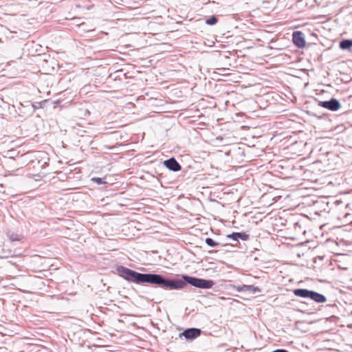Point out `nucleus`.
<instances>
[{
    "label": "nucleus",
    "instance_id": "3",
    "mask_svg": "<svg viewBox=\"0 0 352 352\" xmlns=\"http://www.w3.org/2000/svg\"><path fill=\"white\" fill-rule=\"evenodd\" d=\"M293 43L298 47H303L305 45L304 34L300 31H296L292 34Z\"/></svg>",
    "mask_w": 352,
    "mask_h": 352
},
{
    "label": "nucleus",
    "instance_id": "15",
    "mask_svg": "<svg viewBox=\"0 0 352 352\" xmlns=\"http://www.w3.org/2000/svg\"><path fill=\"white\" fill-rule=\"evenodd\" d=\"M272 352H288L287 350L285 349H276V350H274Z\"/></svg>",
    "mask_w": 352,
    "mask_h": 352
},
{
    "label": "nucleus",
    "instance_id": "13",
    "mask_svg": "<svg viewBox=\"0 0 352 352\" xmlns=\"http://www.w3.org/2000/svg\"><path fill=\"white\" fill-rule=\"evenodd\" d=\"M217 18L215 16H212L209 19H206V23L210 25H214L217 23Z\"/></svg>",
    "mask_w": 352,
    "mask_h": 352
},
{
    "label": "nucleus",
    "instance_id": "1",
    "mask_svg": "<svg viewBox=\"0 0 352 352\" xmlns=\"http://www.w3.org/2000/svg\"><path fill=\"white\" fill-rule=\"evenodd\" d=\"M117 272L126 280L135 284L148 283L165 289H181L186 284L201 288L210 289L214 285L212 280H206L188 275H182V279H169L158 274H142L124 266H118Z\"/></svg>",
    "mask_w": 352,
    "mask_h": 352
},
{
    "label": "nucleus",
    "instance_id": "14",
    "mask_svg": "<svg viewBox=\"0 0 352 352\" xmlns=\"http://www.w3.org/2000/svg\"><path fill=\"white\" fill-rule=\"evenodd\" d=\"M92 181L95 182L98 184H102L106 183L104 181V178H100V177H94V178H92Z\"/></svg>",
    "mask_w": 352,
    "mask_h": 352
},
{
    "label": "nucleus",
    "instance_id": "11",
    "mask_svg": "<svg viewBox=\"0 0 352 352\" xmlns=\"http://www.w3.org/2000/svg\"><path fill=\"white\" fill-rule=\"evenodd\" d=\"M206 243L208 245H209L210 247H212V248H216L219 245V243L216 242L211 238H206Z\"/></svg>",
    "mask_w": 352,
    "mask_h": 352
},
{
    "label": "nucleus",
    "instance_id": "10",
    "mask_svg": "<svg viewBox=\"0 0 352 352\" xmlns=\"http://www.w3.org/2000/svg\"><path fill=\"white\" fill-rule=\"evenodd\" d=\"M352 47V40L345 39L340 42V47L342 50H347Z\"/></svg>",
    "mask_w": 352,
    "mask_h": 352
},
{
    "label": "nucleus",
    "instance_id": "8",
    "mask_svg": "<svg viewBox=\"0 0 352 352\" xmlns=\"http://www.w3.org/2000/svg\"><path fill=\"white\" fill-rule=\"evenodd\" d=\"M311 290H308L307 289H296L294 290V294L296 296H299L301 298H309L311 295Z\"/></svg>",
    "mask_w": 352,
    "mask_h": 352
},
{
    "label": "nucleus",
    "instance_id": "4",
    "mask_svg": "<svg viewBox=\"0 0 352 352\" xmlns=\"http://www.w3.org/2000/svg\"><path fill=\"white\" fill-rule=\"evenodd\" d=\"M200 333V329L196 328H190L184 330L182 333L179 334V336L181 337L183 336L187 340H192L199 336Z\"/></svg>",
    "mask_w": 352,
    "mask_h": 352
},
{
    "label": "nucleus",
    "instance_id": "5",
    "mask_svg": "<svg viewBox=\"0 0 352 352\" xmlns=\"http://www.w3.org/2000/svg\"><path fill=\"white\" fill-rule=\"evenodd\" d=\"M164 166L169 170L177 172L181 170V165L174 158L171 157L164 162Z\"/></svg>",
    "mask_w": 352,
    "mask_h": 352
},
{
    "label": "nucleus",
    "instance_id": "2",
    "mask_svg": "<svg viewBox=\"0 0 352 352\" xmlns=\"http://www.w3.org/2000/svg\"><path fill=\"white\" fill-rule=\"evenodd\" d=\"M318 105L331 111H336L341 107L340 102L336 98H331L326 101H319Z\"/></svg>",
    "mask_w": 352,
    "mask_h": 352
},
{
    "label": "nucleus",
    "instance_id": "9",
    "mask_svg": "<svg viewBox=\"0 0 352 352\" xmlns=\"http://www.w3.org/2000/svg\"><path fill=\"white\" fill-rule=\"evenodd\" d=\"M7 236L9 238V239L10 240V241H12V242L21 241L23 238V235L19 234L14 233V232H8L7 233Z\"/></svg>",
    "mask_w": 352,
    "mask_h": 352
},
{
    "label": "nucleus",
    "instance_id": "6",
    "mask_svg": "<svg viewBox=\"0 0 352 352\" xmlns=\"http://www.w3.org/2000/svg\"><path fill=\"white\" fill-rule=\"evenodd\" d=\"M228 238L238 241L239 239L246 241L249 239V235L245 232H233L227 236Z\"/></svg>",
    "mask_w": 352,
    "mask_h": 352
},
{
    "label": "nucleus",
    "instance_id": "12",
    "mask_svg": "<svg viewBox=\"0 0 352 352\" xmlns=\"http://www.w3.org/2000/svg\"><path fill=\"white\" fill-rule=\"evenodd\" d=\"M252 287V285H243L236 286V289L238 292H248L251 289Z\"/></svg>",
    "mask_w": 352,
    "mask_h": 352
},
{
    "label": "nucleus",
    "instance_id": "7",
    "mask_svg": "<svg viewBox=\"0 0 352 352\" xmlns=\"http://www.w3.org/2000/svg\"><path fill=\"white\" fill-rule=\"evenodd\" d=\"M310 298L316 302H325L327 301V298L324 295L314 291H311Z\"/></svg>",
    "mask_w": 352,
    "mask_h": 352
}]
</instances>
